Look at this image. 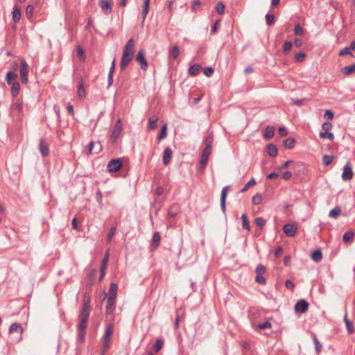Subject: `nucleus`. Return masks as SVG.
<instances>
[{
	"mask_svg": "<svg viewBox=\"0 0 355 355\" xmlns=\"http://www.w3.org/2000/svg\"><path fill=\"white\" fill-rule=\"evenodd\" d=\"M135 51V41L133 38H130L124 46L120 68L121 71H123L130 63L133 59Z\"/></svg>",
	"mask_w": 355,
	"mask_h": 355,
	"instance_id": "1",
	"label": "nucleus"
},
{
	"mask_svg": "<svg viewBox=\"0 0 355 355\" xmlns=\"http://www.w3.org/2000/svg\"><path fill=\"white\" fill-rule=\"evenodd\" d=\"M255 272L257 274L255 277L256 282L260 284H266V280L263 276V275L266 272V267L261 264H259L257 266Z\"/></svg>",
	"mask_w": 355,
	"mask_h": 355,
	"instance_id": "2",
	"label": "nucleus"
},
{
	"mask_svg": "<svg viewBox=\"0 0 355 355\" xmlns=\"http://www.w3.org/2000/svg\"><path fill=\"white\" fill-rule=\"evenodd\" d=\"M135 60L139 64L141 69L144 71H146L148 67V62L145 58V53L143 50H140L137 52Z\"/></svg>",
	"mask_w": 355,
	"mask_h": 355,
	"instance_id": "3",
	"label": "nucleus"
},
{
	"mask_svg": "<svg viewBox=\"0 0 355 355\" xmlns=\"http://www.w3.org/2000/svg\"><path fill=\"white\" fill-rule=\"evenodd\" d=\"M98 5L105 15H110L112 12V0H99Z\"/></svg>",
	"mask_w": 355,
	"mask_h": 355,
	"instance_id": "4",
	"label": "nucleus"
},
{
	"mask_svg": "<svg viewBox=\"0 0 355 355\" xmlns=\"http://www.w3.org/2000/svg\"><path fill=\"white\" fill-rule=\"evenodd\" d=\"M28 64L25 60L21 62L20 76L23 83L28 82Z\"/></svg>",
	"mask_w": 355,
	"mask_h": 355,
	"instance_id": "5",
	"label": "nucleus"
},
{
	"mask_svg": "<svg viewBox=\"0 0 355 355\" xmlns=\"http://www.w3.org/2000/svg\"><path fill=\"white\" fill-rule=\"evenodd\" d=\"M354 175L352 168L350 166V163L347 162L343 168L342 173V179L345 181L352 180Z\"/></svg>",
	"mask_w": 355,
	"mask_h": 355,
	"instance_id": "6",
	"label": "nucleus"
},
{
	"mask_svg": "<svg viewBox=\"0 0 355 355\" xmlns=\"http://www.w3.org/2000/svg\"><path fill=\"white\" fill-rule=\"evenodd\" d=\"M122 130V122L121 120L119 119L116 121V122L114 124L112 132V139L113 142H115L120 135Z\"/></svg>",
	"mask_w": 355,
	"mask_h": 355,
	"instance_id": "7",
	"label": "nucleus"
},
{
	"mask_svg": "<svg viewBox=\"0 0 355 355\" xmlns=\"http://www.w3.org/2000/svg\"><path fill=\"white\" fill-rule=\"evenodd\" d=\"M212 142H213V137L211 136L207 137L205 140V147L202 150V157H209L211 152V147H212Z\"/></svg>",
	"mask_w": 355,
	"mask_h": 355,
	"instance_id": "8",
	"label": "nucleus"
},
{
	"mask_svg": "<svg viewBox=\"0 0 355 355\" xmlns=\"http://www.w3.org/2000/svg\"><path fill=\"white\" fill-rule=\"evenodd\" d=\"M122 164L119 159H112L107 164V169L110 172H116L121 168Z\"/></svg>",
	"mask_w": 355,
	"mask_h": 355,
	"instance_id": "9",
	"label": "nucleus"
},
{
	"mask_svg": "<svg viewBox=\"0 0 355 355\" xmlns=\"http://www.w3.org/2000/svg\"><path fill=\"white\" fill-rule=\"evenodd\" d=\"M284 234L289 237L294 236L297 231V227L291 223L286 224L283 228Z\"/></svg>",
	"mask_w": 355,
	"mask_h": 355,
	"instance_id": "10",
	"label": "nucleus"
},
{
	"mask_svg": "<svg viewBox=\"0 0 355 355\" xmlns=\"http://www.w3.org/2000/svg\"><path fill=\"white\" fill-rule=\"evenodd\" d=\"M309 303L305 300H299L295 306V310L297 313H304L307 311Z\"/></svg>",
	"mask_w": 355,
	"mask_h": 355,
	"instance_id": "11",
	"label": "nucleus"
},
{
	"mask_svg": "<svg viewBox=\"0 0 355 355\" xmlns=\"http://www.w3.org/2000/svg\"><path fill=\"white\" fill-rule=\"evenodd\" d=\"M102 150V145L101 144V142H94V141H90L89 145H88V153H87V155H90L93 153H98L101 151Z\"/></svg>",
	"mask_w": 355,
	"mask_h": 355,
	"instance_id": "12",
	"label": "nucleus"
},
{
	"mask_svg": "<svg viewBox=\"0 0 355 355\" xmlns=\"http://www.w3.org/2000/svg\"><path fill=\"white\" fill-rule=\"evenodd\" d=\"M40 152L43 157H46L49 155V146L44 139H41L39 144Z\"/></svg>",
	"mask_w": 355,
	"mask_h": 355,
	"instance_id": "13",
	"label": "nucleus"
},
{
	"mask_svg": "<svg viewBox=\"0 0 355 355\" xmlns=\"http://www.w3.org/2000/svg\"><path fill=\"white\" fill-rule=\"evenodd\" d=\"M229 188H230L229 186L225 187L222 189L221 194H220V207H221V209L223 213H225V210H226L225 200H226L227 191H228Z\"/></svg>",
	"mask_w": 355,
	"mask_h": 355,
	"instance_id": "14",
	"label": "nucleus"
},
{
	"mask_svg": "<svg viewBox=\"0 0 355 355\" xmlns=\"http://www.w3.org/2000/svg\"><path fill=\"white\" fill-rule=\"evenodd\" d=\"M172 154V150L169 147L166 148L165 150H164L163 163L165 166L168 165L171 162Z\"/></svg>",
	"mask_w": 355,
	"mask_h": 355,
	"instance_id": "15",
	"label": "nucleus"
},
{
	"mask_svg": "<svg viewBox=\"0 0 355 355\" xmlns=\"http://www.w3.org/2000/svg\"><path fill=\"white\" fill-rule=\"evenodd\" d=\"M116 306V299H112V297H108L107 304L106 306V313L112 314L115 310Z\"/></svg>",
	"mask_w": 355,
	"mask_h": 355,
	"instance_id": "16",
	"label": "nucleus"
},
{
	"mask_svg": "<svg viewBox=\"0 0 355 355\" xmlns=\"http://www.w3.org/2000/svg\"><path fill=\"white\" fill-rule=\"evenodd\" d=\"M115 62H116V60L114 58L112 62V64H111V67H110V69L109 71V73H108V76H107V82H108L107 87L108 88L113 83V73H114V71L115 69Z\"/></svg>",
	"mask_w": 355,
	"mask_h": 355,
	"instance_id": "17",
	"label": "nucleus"
},
{
	"mask_svg": "<svg viewBox=\"0 0 355 355\" xmlns=\"http://www.w3.org/2000/svg\"><path fill=\"white\" fill-rule=\"evenodd\" d=\"M9 332L10 334L17 333L19 335H21L23 333V328L19 323L15 322L10 325Z\"/></svg>",
	"mask_w": 355,
	"mask_h": 355,
	"instance_id": "18",
	"label": "nucleus"
},
{
	"mask_svg": "<svg viewBox=\"0 0 355 355\" xmlns=\"http://www.w3.org/2000/svg\"><path fill=\"white\" fill-rule=\"evenodd\" d=\"M160 241H161V236H160L159 233L158 232H155L153 234L152 243L150 245L151 248L153 250L157 248L159 245Z\"/></svg>",
	"mask_w": 355,
	"mask_h": 355,
	"instance_id": "19",
	"label": "nucleus"
},
{
	"mask_svg": "<svg viewBox=\"0 0 355 355\" xmlns=\"http://www.w3.org/2000/svg\"><path fill=\"white\" fill-rule=\"evenodd\" d=\"M12 20L15 24L19 21L21 19V10L17 6H15L12 12Z\"/></svg>",
	"mask_w": 355,
	"mask_h": 355,
	"instance_id": "20",
	"label": "nucleus"
},
{
	"mask_svg": "<svg viewBox=\"0 0 355 355\" xmlns=\"http://www.w3.org/2000/svg\"><path fill=\"white\" fill-rule=\"evenodd\" d=\"M117 291H118L117 284L115 283H111V284L110 286V289H109V297H112V299H116V295H117Z\"/></svg>",
	"mask_w": 355,
	"mask_h": 355,
	"instance_id": "21",
	"label": "nucleus"
},
{
	"mask_svg": "<svg viewBox=\"0 0 355 355\" xmlns=\"http://www.w3.org/2000/svg\"><path fill=\"white\" fill-rule=\"evenodd\" d=\"M158 116H152L151 117L149 118L148 119V129L150 130H155L157 128V123L158 121Z\"/></svg>",
	"mask_w": 355,
	"mask_h": 355,
	"instance_id": "22",
	"label": "nucleus"
},
{
	"mask_svg": "<svg viewBox=\"0 0 355 355\" xmlns=\"http://www.w3.org/2000/svg\"><path fill=\"white\" fill-rule=\"evenodd\" d=\"M275 134V128L272 126H267L263 135L264 138L266 140L270 139Z\"/></svg>",
	"mask_w": 355,
	"mask_h": 355,
	"instance_id": "23",
	"label": "nucleus"
},
{
	"mask_svg": "<svg viewBox=\"0 0 355 355\" xmlns=\"http://www.w3.org/2000/svg\"><path fill=\"white\" fill-rule=\"evenodd\" d=\"M90 313V307L89 306H83L80 311L79 318L81 319H89Z\"/></svg>",
	"mask_w": 355,
	"mask_h": 355,
	"instance_id": "24",
	"label": "nucleus"
},
{
	"mask_svg": "<svg viewBox=\"0 0 355 355\" xmlns=\"http://www.w3.org/2000/svg\"><path fill=\"white\" fill-rule=\"evenodd\" d=\"M200 69L201 66L200 64H195L189 68L188 72L189 75L195 76L198 74Z\"/></svg>",
	"mask_w": 355,
	"mask_h": 355,
	"instance_id": "25",
	"label": "nucleus"
},
{
	"mask_svg": "<svg viewBox=\"0 0 355 355\" xmlns=\"http://www.w3.org/2000/svg\"><path fill=\"white\" fill-rule=\"evenodd\" d=\"M143 10H142V18H143V21H144V20L146 19V16L148 13V11H149V3H150V0H143Z\"/></svg>",
	"mask_w": 355,
	"mask_h": 355,
	"instance_id": "26",
	"label": "nucleus"
},
{
	"mask_svg": "<svg viewBox=\"0 0 355 355\" xmlns=\"http://www.w3.org/2000/svg\"><path fill=\"white\" fill-rule=\"evenodd\" d=\"M267 148L269 156L274 157L277 155V148L275 145L270 144L267 146Z\"/></svg>",
	"mask_w": 355,
	"mask_h": 355,
	"instance_id": "27",
	"label": "nucleus"
},
{
	"mask_svg": "<svg viewBox=\"0 0 355 355\" xmlns=\"http://www.w3.org/2000/svg\"><path fill=\"white\" fill-rule=\"evenodd\" d=\"M344 321L345 322L346 327L349 334H353L354 331V325L353 323L349 321L347 314H345L344 317Z\"/></svg>",
	"mask_w": 355,
	"mask_h": 355,
	"instance_id": "28",
	"label": "nucleus"
},
{
	"mask_svg": "<svg viewBox=\"0 0 355 355\" xmlns=\"http://www.w3.org/2000/svg\"><path fill=\"white\" fill-rule=\"evenodd\" d=\"M342 72L345 75H347V76L354 73H355V64L349 65V66L344 67L343 68H342Z\"/></svg>",
	"mask_w": 355,
	"mask_h": 355,
	"instance_id": "29",
	"label": "nucleus"
},
{
	"mask_svg": "<svg viewBox=\"0 0 355 355\" xmlns=\"http://www.w3.org/2000/svg\"><path fill=\"white\" fill-rule=\"evenodd\" d=\"M167 136V124L165 123L162 127V129L160 130V132L159 133V135H157V139L158 141H161L164 139H165Z\"/></svg>",
	"mask_w": 355,
	"mask_h": 355,
	"instance_id": "30",
	"label": "nucleus"
},
{
	"mask_svg": "<svg viewBox=\"0 0 355 355\" xmlns=\"http://www.w3.org/2000/svg\"><path fill=\"white\" fill-rule=\"evenodd\" d=\"M335 159V156L334 155H324L322 157V164L327 166L331 164L333 160Z\"/></svg>",
	"mask_w": 355,
	"mask_h": 355,
	"instance_id": "31",
	"label": "nucleus"
},
{
	"mask_svg": "<svg viewBox=\"0 0 355 355\" xmlns=\"http://www.w3.org/2000/svg\"><path fill=\"white\" fill-rule=\"evenodd\" d=\"M311 259L316 262L320 261L322 259L321 251L318 250L313 251L311 254Z\"/></svg>",
	"mask_w": 355,
	"mask_h": 355,
	"instance_id": "32",
	"label": "nucleus"
},
{
	"mask_svg": "<svg viewBox=\"0 0 355 355\" xmlns=\"http://www.w3.org/2000/svg\"><path fill=\"white\" fill-rule=\"evenodd\" d=\"M354 235H355L354 232L347 231V232H345L344 234V235L343 236V240L345 243L349 242L353 239Z\"/></svg>",
	"mask_w": 355,
	"mask_h": 355,
	"instance_id": "33",
	"label": "nucleus"
},
{
	"mask_svg": "<svg viewBox=\"0 0 355 355\" xmlns=\"http://www.w3.org/2000/svg\"><path fill=\"white\" fill-rule=\"evenodd\" d=\"M340 208L337 207L329 211V216L333 218H337L340 215Z\"/></svg>",
	"mask_w": 355,
	"mask_h": 355,
	"instance_id": "34",
	"label": "nucleus"
},
{
	"mask_svg": "<svg viewBox=\"0 0 355 355\" xmlns=\"http://www.w3.org/2000/svg\"><path fill=\"white\" fill-rule=\"evenodd\" d=\"M20 90V85L18 82H15L12 83L11 87V93L13 96H16L18 95L19 92Z\"/></svg>",
	"mask_w": 355,
	"mask_h": 355,
	"instance_id": "35",
	"label": "nucleus"
},
{
	"mask_svg": "<svg viewBox=\"0 0 355 355\" xmlns=\"http://www.w3.org/2000/svg\"><path fill=\"white\" fill-rule=\"evenodd\" d=\"M17 77V73L12 71H8L6 73V80L8 85L12 84L13 80H15Z\"/></svg>",
	"mask_w": 355,
	"mask_h": 355,
	"instance_id": "36",
	"label": "nucleus"
},
{
	"mask_svg": "<svg viewBox=\"0 0 355 355\" xmlns=\"http://www.w3.org/2000/svg\"><path fill=\"white\" fill-rule=\"evenodd\" d=\"M241 220L243 221L242 227L243 229L250 230V226L248 217L245 214H243L241 216Z\"/></svg>",
	"mask_w": 355,
	"mask_h": 355,
	"instance_id": "37",
	"label": "nucleus"
},
{
	"mask_svg": "<svg viewBox=\"0 0 355 355\" xmlns=\"http://www.w3.org/2000/svg\"><path fill=\"white\" fill-rule=\"evenodd\" d=\"M88 320L79 318L78 330L85 331L87 327Z\"/></svg>",
	"mask_w": 355,
	"mask_h": 355,
	"instance_id": "38",
	"label": "nucleus"
},
{
	"mask_svg": "<svg viewBox=\"0 0 355 355\" xmlns=\"http://www.w3.org/2000/svg\"><path fill=\"white\" fill-rule=\"evenodd\" d=\"M103 343L102 346L103 353H105L110 347L111 338L103 337Z\"/></svg>",
	"mask_w": 355,
	"mask_h": 355,
	"instance_id": "39",
	"label": "nucleus"
},
{
	"mask_svg": "<svg viewBox=\"0 0 355 355\" xmlns=\"http://www.w3.org/2000/svg\"><path fill=\"white\" fill-rule=\"evenodd\" d=\"M108 260H109V252H107L101 261L100 270H106Z\"/></svg>",
	"mask_w": 355,
	"mask_h": 355,
	"instance_id": "40",
	"label": "nucleus"
},
{
	"mask_svg": "<svg viewBox=\"0 0 355 355\" xmlns=\"http://www.w3.org/2000/svg\"><path fill=\"white\" fill-rule=\"evenodd\" d=\"M164 345V340L163 339H158L155 342V344L153 346V349L155 352H158L163 347Z\"/></svg>",
	"mask_w": 355,
	"mask_h": 355,
	"instance_id": "41",
	"label": "nucleus"
},
{
	"mask_svg": "<svg viewBox=\"0 0 355 355\" xmlns=\"http://www.w3.org/2000/svg\"><path fill=\"white\" fill-rule=\"evenodd\" d=\"M78 96L80 99H83L86 96V92H85V89L84 88V85H83V83H81L79 85H78Z\"/></svg>",
	"mask_w": 355,
	"mask_h": 355,
	"instance_id": "42",
	"label": "nucleus"
},
{
	"mask_svg": "<svg viewBox=\"0 0 355 355\" xmlns=\"http://www.w3.org/2000/svg\"><path fill=\"white\" fill-rule=\"evenodd\" d=\"M320 137L321 138H323V139H328L331 141L334 140V135L332 132H330L329 131L327 132H320Z\"/></svg>",
	"mask_w": 355,
	"mask_h": 355,
	"instance_id": "43",
	"label": "nucleus"
},
{
	"mask_svg": "<svg viewBox=\"0 0 355 355\" xmlns=\"http://www.w3.org/2000/svg\"><path fill=\"white\" fill-rule=\"evenodd\" d=\"M180 54V49L178 46H175L169 53L170 57H172L173 59H175L178 57Z\"/></svg>",
	"mask_w": 355,
	"mask_h": 355,
	"instance_id": "44",
	"label": "nucleus"
},
{
	"mask_svg": "<svg viewBox=\"0 0 355 355\" xmlns=\"http://www.w3.org/2000/svg\"><path fill=\"white\" fill-rule=\"evenodd\" d=\"M295 141L293 138H288L284 141V146L286 148L291 149L295 146Z\"/></svg>",
	"mask_w": 355,
	"mask_h": 355,
	"instance_id": "45",
	"label": "nucleus"
},
{
	"mask_svg": "<svg viewBox=\"0 0 355 355\" xmlns=\"http://www.w3.org/2000/svg\"><path fill=\"white\" fill-rule=\"evenodd\" d=\"M313 343L315 344V351L318 354L320 352L321 349H322V345L319 342V340H318L316 336L314 334H313Z\"/></svg>",
	"mask_w": 355,
	"mask_h": 355,
	"instance_id": "46",
	"label": "nucleus"
},
{
	"mask_svg": "<svg viewBox=\"0 0 355 355\" xmlns=\"http://www.w3.org/2000/svg\"><path fill=\"white\" fill-rule=\"evenodd\" d=\"M306 58V54L303 52L297 53L294 56L295 62H300L304 60Z\"/></svg>",
	"mask_w": 355,
	"mask_h": 355,
	"instance_id": "47",
	"label": "nucleus"
},
{
	"mask_svg": "<svg viewBox=\"0 0 355 355\" xmlns=\"http://www.w3.org/2000/svg\"><path fill=\"white\" fill-rule=\"evenodd\" d=\"M256 181L254 178H252L250 181H248L241 189V192H245L250 187L255 185Z\"/></svg>",
	"mask_w": 355,
	"mask_h": 355,
	"instance_id": "48",
	"label": "nucleus"
},
{
	"mask_svg": "<svg viewBox=\"0 0 355 355\" xmlns=\"http://www.w3.org/2000/svg\"><path fill=\"white\" fill-rule=\"evenodd\" d=\"M116 227L115 226H112L110 229V231H109L107 236V241L108 243H110L112 241L113 236H114V234L116 233Z\"/></svg>",
	"mask_w": 355,
	"mask_h": 355,
	"instance_id": "49",
	"label": "nucleus"
},
{
	"mask_svg": "<svg viewBox=\"0 0 355 355\" xmlns=\"http://www.w3.org/2000/svg\"><path fill=\"white\" fill-rule=\"evenodd\" d=\"M262 202V196L260 193H256L253 197H252V203L254 205H259L261 204V202Z\"/></svg>",
	"mask_w": 355,
	"mask_h": 355,
	"instance_id": "50",
	"label": "nucleus"
},
{
	"mask_svg": "<svg viewBox=\"0 0 355 355\" xmlns=\"http://www.w3.org/2000/svg\"><path fill=\"white\" fill-rule=\"evenodd\" d=\"M293 43L290 41H286L284 44L283 50L284 53H288L292 49Z\"/></svg>",
	"mask_w": 355,
	"mask_h": 355,
	"instance_id": "51",
	"label": "nucleus"
},
{
	"mask_svg": "<svg viewBox=\"0 0 355 355\" xmlns=\"http://www.w3.org/2000/svg\"><path fill=\"white\" fill-rule=\"evenodd\" d=\"M113 333V328L111 324L107 326L103 337L111 338Z\"/></svg>",
	"mask_w": 355,
	"mask_h": 355,
	"instance_id": "52",
	"label": "nucleus"
},
{
	"mask_svg": "<svg viewBox=\"0 0 355 355\" xmlns=\"http://www.w3.org/2000/svg\"><path fill=\"white\" fill-rule=\"evenodd\" d=\"M225 5L222 2H219L217 3V5L216 6V10L217 11V12L219 14V15H222L224 13V11H225Z\"/></svg>",
	"mask_w": 355,
	"mask_h": 355,
	"instance_id": "53",
	"label": "nucleus"
},
{
	"mask_svg": "<svg viewBox=\"0 0 355 355\" xmlns=\"http://www.w3.org/2000/svg\"><path fill=\"white\" fill-rule=\"evenodd\" d=\"M266 20L268 26H272L275 23V17L273 15L266 14Z\"/></svg>",
	"mask_w": 355,
	"mask_h": 355,
	"instance_id": "54",
	"label": "nucleus"
},
{
	"mask_svg": "<svg viewBox=\"0 0 355 355\" xmlns=\"http://www.w3.org/2000/svg\"><path fill=\"white\" fill-rule=\"evenodd\" d=\"M257 327L259 329H270L271 328L272 324L268 321H266L263 323L258 324Z\"/></svg>",
	"mask_w": 355,
	"mask_h": 355,
	"instance_id": "55",
	"label": "nucleus"
},
{
	"mask_svg": "<svg viewBox=\"0 0 355 355\" xmlns=\"http://www.w3.org/2000/svg\"><path fill=\"white\" fill-rule=\"evenodd\" d=\"M208 159H209V157H202V155H201L200 162V167L201 170H204L205 168L206 167L207 162H208Z\"/></svg>",
	"mask_w": 355,
	"mask_h": 355,
	"instance_id": "56",
	"label": "nucleus"
},
{
	"mask_svg": "<svg viewBox=\"0 0 355 355\" xmlns=\"http://www.w3.org/2000/svg\"><path fill=\"white\" fill-rule=\"evenodd\" d=\"M91 298L88 293H85L83 297V306L90 307Z\"/></svg>",
	"mask_w": 355,
	"mask_h": 355,
	"instance_id": "57",
	"label": "nucleus"
},
{
	"mask_svg": "<svg viewBox=\"0 0 355 355\" xmlns=\"http://www.w3.org/2000/svg\"><path fill=\"white\" fill-rule=\"evenodd\" d=\"M77 56L80 60H85V54L84 50L80 46H78V48H77Z\"/></svg>",
	"mask_w": 355,
	"mask_h": 355,
	"instance_id": "58",
	"label": "nucleus"
},
{
	"mask_svg": "<svg viewBox=\"0 0 355 355\" xmlns=\"http://www.w3.org/2000/svg\"><path fill=\"white\" fill-rule=\"evenodd\" d=\"M254 223L257 226L263 227L266 225V220L261 217L256 218Z\"/></svg>",
	"mask_w": 355,
	"mask_h": 355,
	"instance_id": "59",
	"label": "nucleus"
},
{
	"mask_svg": "<svg viewBox=\"0 0 355 355\" xmlns=\"http://www.w3.org/2000/svg\"><path fill=\"white\" fill-rule=\"evenodd\" d=\"M203 73L206 76L210 77L214 73V69L211 67H207L204 68Z\"/></svg>",
	"mask_w": 355,
	"mask_h": 355,
	"instance_id": "60",
	"label": "nucleus"
},
{
	"mask_svg": "<svg viewBox=\"0 0 355 355\" xmlns=\"http://www.w3.org/2000/svg\"><path fill=\"white\" fill-rule=\"evenodd\" d=\"M294 33L296 35H302L303 34V28L300 24H297L294 28Z\"/></svg>",
	"mask_w": 355,
	"mask_h": 355,
	"instance_id": "61",
	"label": "nucleus"
},
{
	"mask_svg": "<svg viewBox=\"0 0 355 355\" xmlns=\"http://www.w3.org/2000/svg\"><path fill=\"white\" fill-rule=\"evenodd\" d=\"M353 55L352 53H351V49L349 47H345V48L343 49L339 53V55Z\"/></svg>",
	"mask_w": 355,
	"mask_h": 355,
	"instance_id": "62",
	"label": "nucleus"
},
{
	"mask_svg": "<svg viewBox=\"0 0 355 355\" xmlns=\"http://www.w3.org/2000/svg\"><path fill=\"white\" fill-rule=\"evenodd\" d=\"M322 128L325 132H327L331 129L332 124L329 122H324L322 125Z\"/></svg>",
	"mask_w": 355,
	"mask_h": 355,
	"instance_id": "63",
	"label": "nucleus"
},
{
	"mask_svg": "<svg viewBox=\"0 0 355 355\" xmlns=\"http://www.w3.org/2000/svg\"><path fill=\"white\" fill-rule=\"evenodd\" d=\"M85 331L78 330V338L80 342L85 340Z\"/></svg>",
	"mask_w": 355,
	"mask_h": 355,
	"instance_id": "64",
	"label": "nucleus"
}]
</instances>
